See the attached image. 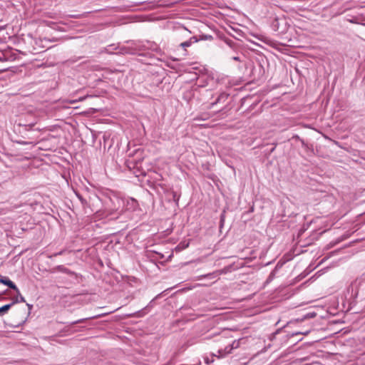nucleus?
Listing matches in <instances>:
<instances>
[{
	"instance_id": "20",
	"label": "nucleus",
	"mask_w": 365,
	"mask_h": 365,
	"mask_svg": "<svg viewBox=\"0 0 365 365\" xmlns=\"http://www.w3.org/2000/svg\"><path fill=\"white\" fill-rule=\"evenodd\" d=\"M274 26H278V24H274Z\"/></svg>"
},
{
	"instance_id": "7",
	"label": "nucleus",
	"mask_w": 365,
	"mask_h": 365,
	"mask_svg": "<svg viewBox=\"0 0 365 365\" xmlns=\"http://www.w3.org/2000/svg\"><path fill=\"white\" fill-rule=\"evenodd\" d=\"M197 40L195 37H192V38H190V40L181 43L180 46L185 48L187 47L190 46L191 44L192 43V42H197Z\"/></svg>"
},
{
	"instance_id": "15",
	"label": "nucleus",
	"mask_w": 365,
	"mask_h": 365,
	"mask_svg": "<svg viewBox=\"0 0 365 365\" xmlns=\"http://www.w3.org/2000/svg\"><path fill=\"white\" fill-rule=\"evenodd\" d=\"M18 294V296L14 299H18L19 301H20V295H21V294L20 292H19V294Z\"/></svg>"
},
{
	"instance_id": "12",
	"label": "nucleus",
	"mask_w": 365,
	"mask_h": 365,
	"mask_svg": "<svg viewBox=\"0 0 365 365\" xmlns=\"http://www.w3.org/2000/svg\"><path fill=\"white\" fill-rule=\"evenodd\" d=\"M84 99H85V97H82V98H80L78 100H75V101H71V103H73L78 102V101H82Z\"/></svg>"
},
{
	"instance_id": "4",
	"label": "nucleus",
	"mask_w": 365,
	"mask_h": 365,
	"mask_svg": "<svg viewBox=\"0 0 365 365\" xmlns=\"http://www.w3.org/2000/svg\"><path fill=\"white\" fill-rule=\"evenodd\" d=\"M0 283H2L6 286H8L9 288L14 290L17 294H19V289L16 287V285L10 280L8 277H2L0 279Z\"/></svg>"
},
{
	"instance_id": "14",
	"label": "nucleus",
	"mask_w": 365,
	"mask_h": 365,
	"mask_svg": "<svg viewBox=\"0 0 365 365\" xmlns=\"http://www.w3.org/2000/svg\"><path fill=\"white\" fill-rule=\"evenodd\" d=\"M84 320H85V319H80V320H78V321H76V322H73L72 324H77V323H79V322H83Z\"/></svg>"
},
{
	"instance_id": "19",
	"label": "nucleus",
	"mask_w": 365,
	"mask_h": 365,
	"mask_svg": "<svg viewBox=\"0 0 365 365\" xmlns=\"http://www.w3.org/2000/svg\"><path fill=\"white\" fill-rule=\"evenodd\" d=\"M113 215V212H110L109 214L107 215V216H109V215Z\"/></svg>"
},
{
	"instance_id": "9",
	"label": "nucleus",
	"mask_w": 365,
	"mask_h": 365,
	"mask_svg": "<svg viewBox=\"0 0 365 365\" xmlns=\"http://www.w3.org/2000/svg\"><path fill=\"white\" fill-rule=\"evenodd\" d=\"M4 61H6L4 51H0V62H4Z\"/></svg>"
},
{
	"instance_id": "17",
	"label": "nucleus",
	"mask_w": 365,
	"mask_h": 365,
	"mask_svg": "<svg viewBox=\"0 0 365 365\" xmlns=\"http://www.w3.org/2000/svg\"><path fill=\"white\" fill-rule=\"evenodd\" d=\"M27 306L29 307V309H31L32 308V305L29 304H27Z\"/></svg>"
},
{
	"instance_id": "8",
	"label": "nucleus",
	"mask_w": 365,
	"mask_h": 365,
	"mask_svg": "<svg viewBox=\"0 0 365 365\" xmlns=\"http://www.w3.org/2000/svg\"><path fill=\"white\" fill-rule=\"evenodd\" d=\"M240 340H235L230 345V347L232 348V349L233 350V349H237L240 346Z\"/></svg>"
},
{
	"instance_id": "16",
	"label": "nucleus",
	"mask_w": 365,
	"mask_h": 365,
	"mask_svg": "<svg viewBox=\"0 0 365 365\" xmlns=\"http://www.w3.org/2000/svg\"><path fill=\"white\" fill-rule=\"evenodd\" d=\"M35 124H36V123H31L29 124V125L30 127H32V126H34Z\"/></svg>"
},
{
	"instance_id": "1",
	"label": "nucleus",
	"mask_w": 365,
	"mask_h": 365,
	"mask_svg": "<svg viewBox=\"0 0 365 365\" xmlns=\"http://www.w3.org/2000/svg\"><path fill=\"white\" fill-rule=\"evenodd\" d=\"M352 291L356 290V294L359 292L365 294V273L361 274L351 284Z\"/></svg>"
},
{
	"instance_id": "2",
	"label": "nucleus",
	"mask_w": 365,
	"mask_h": 365,
	"mask_svg": "<svg viewBox=\"0 0 365 365\" xmlns=\"http://www.w3.org/2000/svg\"><path fill=\"white\" fill-rule=\"evenodd\" d=\"M25 299L22 295H20V301L18 299H14L13 302L10 304H7L4 305L3 307H0V316L4 315L7 311L9 310V309L15 304L19 302H24Z\"/></svg>"
},
{
	"instance_id": "13",
	"label": "nucleus",
	"mask_w": 365,
	"mask_h": 365,
	"mask_svg": "<svg viewBox=\"0 0 365 365\" xmlns=\"http://www.w3.org/2000/svg\"><path fill=\"white\" fill-rule=\"evenodd\" d=\"M232 59H233L234 61H240V57H238V56H234V57L232 58Z\"/></svg>"
},
{
	"instance_id": "6",
	"label": "nucleus",
	"mask_w": 365,
	"mask_h": 365,
	"mask_svg": "<svg viewBox=\"0 0 365 365\" xmlns=\"http://www.w3.org/2000/svg\"><path fill=\"white\" fill-rule=\"evenodd\" d=\"M228 96L229 95L226 93H221L216 99V101L212 103V106H214L218 103L225 102L227 99Z\"/></svg>"
},
{
	"instance_id": "5",
	"label": "nucleus",
	"mask_w": 365,
	"mask_h": 365,
	"mask_svg": "<svg viewBox=\"0 0 365 365\" xmlns=\"http://www.w3.org/2000/svg\"><path fill=\"white\" fill-rule=\"evenodd\" d=\"M4 53L6 61H14L17 56V53L11 49L4 51Z\"/></svg>"
},
{
	"instance_id": "18",
	"label": "nucleus",
	"mask_w": 365,
	"mask_h": 365,
	"mask_svg": "<svg viewBox=\"0 0 365 365\" xmlns=\"http://www.w3.org/2000/svg\"><path fill=\"white\" fill-rule=\"evenodd\" d=\"M273 24H278V19H276L274 20V23H273Z\"/></svg>"
},
{
	"instance_id": "3",
	"label": "nucleus",
	"mask_w": 365,
	"mask_h": 365,
	"mask_svg": "<svg viewBox=\"0 0 365 365\" xmlns=\"http://www.w3.org/2000/svg\"><path fill=\"white\" fill-rule=\"evenodd\" d=\"M232 348L230 347V345L226 346L224 349H219L217 351V353H214L213 355L215 356H217L218 358H222L225 357L228 354H230L232 351Z\"/></svg>"
},
{
	"instance_id": "10",
	"label": "nucleus",
	"mask_w": 365,
	"mask_h": 365,
	"mask_svg": "<svg viewBox=\"0 0 365 365\" xmlns=\"http://www.w3.org/2000/svg\"><path fill=\"white\" fill-rule=\"evenodd\" d=\"M215 277H216L215 273H210V274H207L202 276V277H207V278H210V279H212V278H214Z\"/></svg>"
},
{
	"instance_id": "11",
	"label": "nucleus",
	"mask_w": 365,
	"mask_h": 365,
	"mask_svg": "<svg viewBox=\"0 0 365 365\" xmlns=\"http://www.w3.org/2000/svg\"><path fill=\"white\" fill-rule=\"evenodd\" d=\"M7 291H5L4 292L0 294V302L1 301H4V300H6V297H4V294L6 293Z\"/></svg>"
}]
</instances>
